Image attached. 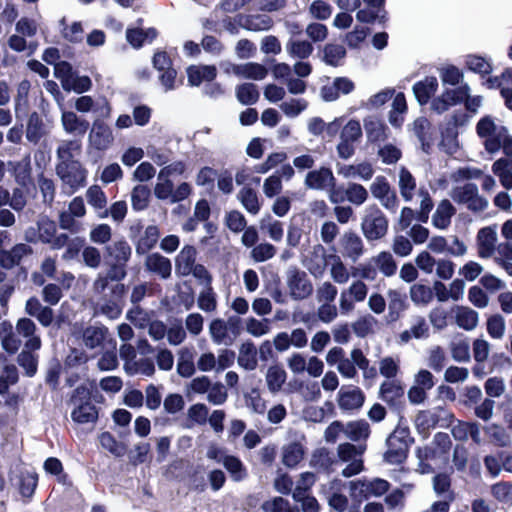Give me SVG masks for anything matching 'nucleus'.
<instances>
[{
  "label": "nucleus",
  "instance_id": "obj_8",
  "mask_svg": "<svg viewBox=\"0 0 512 512\" xmlns=\"http://www.w3.org/2000/svg\"><path fill=\"white\" fill-rule=\"evenodd\" d=\"M55 170L62 185L72 193L86 185L88 171L81 163L56 164Z\"/></svg>",
  "mask_w": 512,
  "mask_h": 512
},
{
  "label": "nucleus",
  "instance_id": "obj_26",
  "mask_svg": "<svg viewBox=\"0 0 512 512\" xmlns=\"http://www.w3.org/2000/svg\"><path fill=\"white\" fill-rule=\"evenodd\" d=\"M16 332L26 338L25 349L38 350L41 347V339L35 335L36 325L29 318H21L16 323Z\"/></svg>",
  "mask_w": 512,
  "mask_h": 512
},
{
  "label": "nucleus",
  "instance_id": "obj_27",
  "mask_svg": "<svg viewBox=\"0 0 512 512\" xmlns=\"http://www.w3.org/2000/svg\"><path fill=\"white\" fill-rule=\"evenodd\" d=\"M233 319L229 318L228 323L221 319H213L208 327L211 340L216 345H231L234 338L228 333V324H232Z\"/></svg>",
  "mask_w": 512,
  "mask_h": 512
},
{
  "label": "nucleus",
  "instance_id": "obj_53",
  "mask_svg": "<svg viewBox=\"0 0 512 512\" xmlns=\"http://www.w3.org/2000/svg\"><path fill=\"white\" fill-rule=\"evenodd\" d=\"M222 463L234 481L239 482L246 478V468L239 458L227 455L222 458Z\"/></svg>",
  "mask_w": 512,
  "mask_h": 512
},
{
  "label": "nucleus",
  "instance_id": "obj_33",
  "mask_svg": "<svg viewBox=\"0 0 512 512\" xmlns=\"http://www.w3.org/2000/svg\"><path fill=\"white\" fill-rule=\"evenodd\" d=\"M197 251L191 245H185L175 258L176 273L181 276L191 274L193 266L196 264Z\"/></svg>",
  "mask_w": 512,
  "mask_h": 512
},
{
  "label": "nucleus",
  "instance_id": "obj_28",
  "mask_svg": "<svg viewBox=\"0 0 512 512\" xmlns=\"http://www.w3.org/2000/svg\"><path fill=\"white\" fill-rule=\"evenodd\" d=\"M226 71L231 72L238 77L252 80H262L268 74V70L265 66L254 62L240 65H231V67L227 68Z\"/></svg>",
  "mask_w": 512,
  "mask_h": 512
},
{
  "label": "nucleus",
  "instance_id": "obj_4",
  "mask_svg": "<svg viewBox=\"0 0 512 512\" xmlns=\"http://www.w3.org/2000/svg\"><path fill=\"white\" fill-rule=\"evenodd\" d=\"M74 409L71 412L72 419L80 424L95 422L98 413L90 402V389L84 385L78 386L71 397Z\"/></svg>",
  "mask_w": 512,
  "mask_h": 512
},
{
  "label": "nucleus",
  "instance_id": "obj_21",
  "mask_svg": "<svg viewBox=\"0 0 512 512\" xmlns=\"http://www.w3.org/2000/svg\"><path fill=\"white\" fill-rule=\"evenodd\" d=\"M87 213L84 200L80 196L74 197L68 204V210L59 215V225L64 230L74 231L75 218H83Z\"/></svg>",
  "mask_w": 512,
  "mask_h": 512
},
{
  "label": "nucleus",
  "instance_id": "obj_56",
  "mask_svg": "<svg viewBox=\"0 0 512 512\" xmlns=\"http://www.w3.org/2000/svg\"><path fill=\"white\" fill-rule=\"evenodd\" d=\"M244 403L252 413L264 414L266 411V401L258 388H252L244 394Z\"/></svg>",
  "mask_w": 512,
  "mask_h": 512
},
{
  "label": "nucleus",
  "instance_id": "obj_47",
  "mask_svg": "<svg viewBox=\"0 0 512 512\" xmlns=\"http://www.w3.org/2000/svg\"><path fill=\"white\" fill-rule=\"evenodd\" d=\"M159 230L155 225H149L144 230L143 234L140 236L137 245L136 252L137 254H145L149 250H151L159 239Z\"/></svg>",
  "mask_w": 512,
  "mask_h": 512
},
{
  "label": "nucleus",
  "instance_id": "obj_15",
  "mask_svg": "<svg viewBox=\"0 0 512 512\" xmlns=\"http://www.w3.org/2000/svg\"><path fill=\"white\" fill-rule=\"evenodd\" d=\"M430 335L429 325L421 315L412 316L409 327L399 333L397 341L399 344H408L412 340L427 339Z\"/></svg>",
  "mask_w": 512,
  "mask_h": 512
},
{
  "label": "nucleus",
  "instance_id": "obj_52",
  "mask_svg": "<svg viewBox=\"0 0 512 512\" xmlns=\"http://www.w3.org/2000/svg\"><path fill=\"white\" fill-rule=\"evenodd\" d=\"M371 261L379 269V271L386 277H391L396 273L397 264L393 256L389 252H380L374 256Z\"/></svg>",
  "mask_w": 512,
  "mask_h": 512
},
{
  "label": "nucleus",
  "instance_id": "obj_2",
  "mask_svg": "<svg viewBox=\"0 0 512 512\" xmlns=\"http://www.w3.org/2000/svg\"><path fill=\"white\" fill-rule=\"evenodd\" d=\"M336 177L331 168L320 166L310 170L304 177V186L308 190L324 191L328 194L329 201L337 204L343 200L336 190Z\"/></svg>",
  "mask_w": 512,
  "mask_h": 512
},
{
  "label": "nucleus",
  "instance_id": "obj_32",
  "mask_svg": "<svg viewBox=\"0 0 512 512\" xmlns=\"http://www.w3.org/2000/svg\"><path fill=\"white\" fill-rule=\"evenodd\" d=\"M455 213L456 209L452 203L447 199H443L437 205L436 210L432 215L433 226L439 230H446L450 226L451 219Z\"/></svg>",
  "mask_w": 512,
  "mask_h": 512
},
{
  "label": "nucleus",
  "instance_id": "obj_9",
  "mask_svg": "<svg viewBox=\"0 0 512 512\" xmlns=\"http://www.w3.org/2000/svg\"><path fill=\"white\" fill-rule=\"evenodd\" d=\"M364 447H356L350 443H343L337 447V455L341 462L346 463V467L342 470L344 477H352L359 474L364 466L362 460V453Z\"/></svg>",
  "mask_w": 512,
  "mask_h": 512
},
{
  "label": "nucleus",
  "instance_id": "obj_50",
  "mask_svg": "<svg viewBox=\"0 0 512 512\" xmlns=\"http://www.w3.org/2000/svg\"><path fill=\"white\" fill-rule=\"evenodd\" d=\"M260 228L265 231L269 238L275 242H279L283 238L284 229L283 224L272 218L271 215L267 214L262 217L259 221Z\"/></svg>",
  "mask_w": 512,
  "mask_h": 512
},
{
  "label": "nucleus",
  "instance_id": "obj_14",
  "mask_svg": "<svg viewBox=\"0 0 512 512\" xmlns=\"http://www.w3.org/2000/svg\"><path fill=\"white\" fill-rule=\"evenodd\" d=\"M37 227L40 235V242L50 244L52 249H61L67 244L69 239L67 234L57 235V227L54 221L47 217L41 218L37 222Z\"/></svg>",
  "mask_w": 512,
  "mask_h": 512
},
{
  "label": "nucleus",
  "instance_id": "obj_3",
  "mask_svg": "<svg viewBox=\"0 0 512 512\" xmlns=\"http://www.w3.org/2000/svg\"><path fill=\"white\" fill-rule=\"evenodd\" d=\"M387 451L384 454V459L389 464L402 463L408 453L412 438L408 427L398 426L390 434L387 441Z\"/></svg>",
  "mask_w": 512,
  "mask_h": 512
},
{
  "label": "nucleus",
  "instance_id": "obj_6",
  "mask_svg": "<svg viewBox=\"0 0 512 512\" xmlns=\"http://www.w3.org/2000/svg\"><path fill=\"white\" fill-rule=\"evenodd\" d=\"M450 197L459 204H464L474 212L484 211L488 207V200L479 194L478 187L473 183L453 187Z\"/></svg>",
  "mask_w": 512,
  "mask_h": 512
},
{
  "label": "nucleus",
  "instance_id": "obj_35",
  "mask_svg": "<svg viewBox=\"0 0 512 512\" xmlns=\"http://www.w3.org/2000/svg\"><path fill=\"white\" fill-rule=\"evenodd\" d=\"M237 363L240 367L248 371H253L257 368V349L253 342H243L238 351Z\"/></svg>",
  "mask_w": 512,
  "mask_h": 512
},
{
  "label": "nucleus",
  "instance_id": "obj_60",
  "mask_svg": "<svg viewBox=\"0 0 512 512\" xmlns=\"http://www.w3.org/2000/svg\"><path fill=\"white\" fill-rule=\"evenodd\" d=\"M389 316L392 321L399 319L400 314L406 309V302L404 296L397 290H389Z\"/></svg>",
  "mask_w": 512,
  "mask_h": 512
},
{
  "label": "nucleus",
  "instance_id": "obj_17",
  "mask_svg": "<svg viewBox=\"0 0 512 512\" xmlns=\"http://www.w3.org/2000/svg\"><path fill=\"white\" fill-rule=\"evenodd\" d=\"M74 108L79 113H90L94 112L102 118H108L111 114V105L109 101L102 97L98 101H95L89 95H83L74 100Z\"/></svg>",
  "mask_w": 512,
  "mask_h": 512
},
{
  "label": "nucleus",
  "instance_id": "obj_42",
  "mask_svg": "<svg viewBox=\"0 0 512 512\" xmlns=\"http://www.w3.org/2000/svg\"><path fill=\"white\" fill-rule=\"evenodd\" d=\"M237 199L248 213L257 215L260 212L261 202L254 189L250 187H243L238 192Z\"/></svg>",
  "mask_w": 512,
  "mask_h": 512
},
{
  "label": "nucleus",
  "instance_id": "obj_31",
  "mask_svg": "<svg viewBox=\"0 0 512 512\" xmlns=\"http://www.w3.org/2000/svg\"><path fill=\"white\" fill-rule=\"evenodd\" d=\"M287 380V372L280 364L270 365L265 373V383L271 394L282 391Z\"/></svg>",
  "mask_w": 512,
  "mask_h": 512
},
{
  "label": "nucleus",
  "instance_id": "obj_61",
  "mask_svg": "<svg viewBox=\"0 0 512 512\" xmlns=\"http://www.w3.org/2000/svg\"><path fill=\"white\" fill-rule=\"evenodd\" d=\"M85 197L88 204L95 210H103L107 206V197L98 185L90 186L85 192Z\"/></svg>",
  "mask_w": 512,
  "mask_h": 512
},
{
  "label": "nucleus",
  "instance_id": "obj_54",
  "mask_svg": "<svg viewBox=\"0 0 512 512\" xmlns=\"http://www.w3.org/2000/svg\"><path fill=\"white\" fill-rule=\"evenodd\" d=\"M30 82L27 80H23L19 83L17 88V95L15 97L14 111L16 117H20L21 115L26 114L28 110V93L30 90Z\"/></svg>",
  "mask_w": 512,
  "mask_h": 512
},
{
  "label": "nucleus",
  "instance_id": "obj_63",
  "mask_svg": "<svg viewBox=\"0 0 512 512\" xmlns=\"http://www.w3.org/2000/svg\"><path fill=\"white\" fill-rule=\"evenodd\" d=\"M345 195L347 200L354 205H362L369 197L368 190L361 184L351 182L348 184Z\"/></svg>",
  "mask_w": 512,
  "mask_h": 512
},
{
  "label": "nucleus",
  "instance_id": "obj_43",
  "mask_svg": "<svg viewBox=\"0 0 512 512\" xmlns=\"http://www.w3.org/2000/svg\"><path fill=\"white\" fill-rule=\"evenodd\" d=\"M494 262L506 273L512 272V242H501L496 247L495 254L492 257Z\"/></svg>",
  "mask_w": 512,
  "mask_h": 512
},
{
  "label": "nucleus",
  "instance_id": "obj_55",
  "mask_svg": "<svg viewBox=\"0 0 512 512\" xmlns=\"http://www.w3.org/2000/svg\"><path fill=\"white\" fill-rule=\"evenodd\" d=\"M439 145L445 153L450 155H453L458 151L460 144L458 140V131L455 125L446 128L442 132Z\"/></svg>",
  "mask_w": 512,
  "mask_h": 512
},
{
  "label": "nucleus",
  "instance_id": "obj_1",
  "mask_svg": "<svg viewBox=\"0 0 512 512\" xmlns=\"http://www.w3.org/2000/svg\"><path fill=\"white\" fill-rule=\"evenodd\" d=\"M476 133L489 154L502 149L505 156H512V135L507 127L497 123L493 117L481 118L476 124Z\"/></svg>",
  "mask_w": 512,
  "mask_h": 512
},
{
  "label": "nucleus",
  "instance_id": "obj_7",
  "mask_svg": "<svg viewBox=\"0 0 512 512\" xmlns=\"http://www.w3.org/2000/svg\"><path fill=\"white\" fill-rule=\"evenodd\" d=\"M350 495L354 499H368L381 497L388 492L390 484L382 478L359 479L349 483Z\"/></svg>",
  "mask_w": 512,
  "mask_h": 512
},
{
  "label": "nucleus",
  "instance_id": "obj_51",
  "mask_svg": "<svg viewBox=\"0 0 512 512\" xmlns=\"http://www.w3.org/2000/svg\"><path fill=\"white\" fill-rule=\"evenodd\" d=\"M156 35L157 32L153 28L147 30L134 28L126 31V39L134 48H139L146 42H151Z\"/></svg>",
  "mask_w": 512,
  "mask_h": 512
},
{
  "label": "nucleus",
  "instance_id": "obj_41",
  "mask_svg": "<svg viewBox=\"0 0 512 512\" xmlns=\"http://www.w3.org/2000/svg\"><path fill=\"white\" fill-rule=\"evenodd\" d=\"M398 187L401 197L409 202L413 199L416 190V179L405 167L399 169Z\"/></svg>",
  "mask_w": 512,
  "mask_h": 512
},
{
  "label": "nucleus",
  "instance_id": "obj_30",
  "mask_svg": "<svg viewBox=\"0 0 512 512\" xmlns=\"http://www.w3.org/2000/svg\"><path fill=\"white\" fill-rule=\"evenodd\" d=\"M81 149V143L77 140L62 141L56 151L57 164L80 163L78 157L81 154Z\"/></svg>",
  "mask_w": 512,
  "mask_h": 512
},
{
  "label": "nucleus",
  "instance_id": "obj_24",
  "mask_svg": "<svg viewBox=\"0 0 512 512\" xmlns=\"http://www.w3.org/2000/svg\"><path fill=\"white\" fill-rule=\"evenodd\" d=\"M61 126L65 133L82 137L89 129V122L78 116L76 112L63 110L61 113Z\"/></svg>",
  "mask_w": 512,
  "mask_h": 512
},
{
  "label": "nucleus",
  "instance_id": "obj_62",
  "mask_svg": "<svg viewBox=\"0 0 512 512\" xmlns=\"http://www.w3.org/2000/svg\"><path fill=\"white\" fill-rule=\"evenodd\" d=\"M276 247L269 242H261L250 251V257L254 262L261 263L272 259L276 255Z\"/></svg>",
  "mask_w": 512,
  "mask_h": 512
},
{
  "label": "nucleus",
  "instance_id": "obj_40",
  "mask_svg": "<svg viewBox=\"0 0 512 512\" xmlns=\"http://www.w3.org/2000/svg\"><path fill=\"white\" fill-rule=\"evenodd\" d=\"M105 252L111 262L126 264L131 256V247L125 240H119L107 246Z\"/></svg>",
  "mask_w": 512,
  "mask_h": 512
},
{
  "label": "nucleus",
  "instance_id": "obj_29",
  "mask_svg": "<svg viewBox=\"0 0 512 512\" xmlns=\"http://www.w3.org/2000/svg\"><path fill=\"white\" fill-rule=\"evenodd\" d=\"M32 248L24 243L16 244L9 251H0V265L4 268H12L18 265L24 257L31 255Z\"/></svg>",
  "mask_w": 512,
  "mask_h": 512
},
{
  "label": "nucleus",
  "instance_id": "obj_46",
  "mask_svg": "<svg viewBox=\"0 0 512 512\" xmlns=\"http://www.w3.org/2000/svg\"><path fill=\"white\" fill-rule=\"evenodd\" d=\"M304 453V448L300 443H289L282 448V462L287 467H295L302 461Z\"/></svg>",
  "mask_w": 512,
  "mask_h": 512
},
{
  "label": "nucleus",
  "instance_id": "obj_44",
  "mask_svg": "<svg viewBox=\"0 0 512 512\" xmlns=\"http://www.w3.org/2000/svg\"><path fill=\"white\" fill-rule=\"evenodd\" d=\"M330 277L337 284H346L350 279V273L346 265L336 254H329Z\"/></svg>",
  "mask_w": 512,
  "mask_h": 512
},
{
  "label": "nucleus",
  "instance_id": "obj_49",
  "mask_svg": "<svg viewBox=\"0 0 512 512\" xmlns=\"http://www.w3.org/2000/svg\"><path fill=\"white\" fill-rule=\"evenodd\" d=\"M411 301L417 306H427L433 299V290L424 284H413L409 289Z\"/></svg>",
  "mask_w": 512,
  "mask_h": 512
},
{
  "label": "nucleus",
  "instance_id": "obj_36",
  "mask_svg": "<svg viewBox=\"0 0 512 512\" xmlns=\"http://www.w3.org/2000/svg\"><path fill=\"white\" fill-rule=\"evenodd\" d=\"M492 172L498 177L501 185L512 189V156L501 157L492 164Z\"/></svg>",
  "mask_w": 512,
  "mask_h": 512
},
{
  "label": "nucleus",
  "instance_id": "obj_45",
  "mask_svg": "<svg viewBox=\"0 0 512 512\" xmlns=\"http://www.w3.org/2000/svg\"><path fill=\"white\" fill-rule=\"evenodd\" d=\"M370 435V425L360 419L345 424V436L352 441L366 440Z\"/></svg>",
  "mask_w": 512,
  "mask_h": 512
},
{
  "label": "nucleus",
  "instance_id": "obj_18",
  "mask_svg": "<svg viewBox=\"0 0 512 512\" xmlns=\"http://www.w3.org/2000/svg\"><path fill=\"white\" fill-rule=\"evenodd\" d=\"M329 262V255L326 254L325 248L321 244H316L305 257L303 264L313 277L321 278Z\"/></svg>",
  "mask_w": 512,
  "mask_h": 512
},
{
  "label": "nucleus",
  "instance_id": "obj_57",
  "mask_svg": "<svg viewBox=\"0 0 512 512\" xmlns=\"http://www.w3.org/2000/svg\"><path fill=\"white\" fill-rule=\"evenodd\" d=\"M198 308L206 313H213L217 309V296L211 285L205 286L197 298Z\"/></svg>",
  "mask_w": 512,
  "mask_h": 512
},
{
  "label": "nucleus",
  "instance_id": "obj_38",
  "mask_svg": "<svg viewBox=\"0 0 512 512\" xmlns=\"http://www.w3.org/2000/svg\"><path fill=\"white\" fill-rule=\"evenodd\" d=\"M188 82L192 86H199L204 81H211L216 77V68L209 65H193L187 69Z\"/></svg>",
  "mask_w": 512,
  "mask_h": 512
},
{
  "label": "nucleus",
  "instance_id": "obj_22",
  "mask_svg": "<svg viewBox=\"0 0 512 512\" xmlns=\"http://www.w3.org/2000/svg\"><path fill=\"white\" fill-rule=\"evenodd\" d=\"M343 257L356 262L364 253L362 239L353 231H346L339 240Z\"/></svg>",
  "mask_w": 512,
  "mask_h": 512
},
{
  "label": "nucleus",
  "instance_id": "obj_25",
  "mask_svg": "<svg viewBox=\"0 0 512 512\" xmlns=\"http://www.w3.org/2000/svg\"><path fill=\"white\" fill-rule=\"evenodd\" d=\"M455 324L465 330L473 331L479 323V314L467 306H455L452 309Z\"/></svg>",
  "mask_w": 512,
  "mask_h": 512
},
{
  "label": "nucleus",
  "instance_id": "obj_19",
  "mask_svg": "<svg viewBox=\"0 0 512 512\" xmlns=\"http://www.w3.org/2000/svg\"><path fill=\"white\" fill-rule=\"evenodd\" d=\"M364 402L365 395L356 386H342L337 394V404L344 411L358 410L363 406Z\"/></svg>",
  "mask_w": 512,
  "mask_h": 512
},
{
  "label": "nucleus",
  "instance_id": "obj_39",
  "mask_svg": "<svg viewBox=\"0 0 512 512\" xmlns=\"http://www.w3.org/2000/svg\"><path fill=\"white\" fill-rule=\"evenodd\" d=\"M145 266L149 271L157 273L162 278H168L171 275L172 266L170 260L159 253L148 255Z\"/></svg>",
  "mask_w": 512,
  "mask_h": 512
},
{
  "label": "nucleus",
  "instance_id": "obj_34",
  "mask_svg": "<svg viewBox=\"0 0 512 512\" xmlns=\"http://www.w3.org/2000/svg\"><path fill=\"white\" fill-rule=\"evenodd\" d=\"M437 89L438 80L434 76L425 77L413 85V93L421 105L427 104Z\"/></svg>",
  "mask_w": 512,
  "mask_h": 512
},
{
  "label": "nucleus",
  "instance_id": "obj_5",
  "mask_svg": "<svg viewBox=\"0 0 512 512\" xmlns=\"http://www.w3.org/2000/svg\"><path fill=\"white\" fill-rule=\"evenodd\" d=\"M361 230L368 241L383 238L388 230V220L376 205L367 206L361 221Z\"/></svg>",
  "mask_w": 512,
  "mask_h": 512
},
{
  "label": "nucleus",
  "instance_id": "obj_64",
  "mask_svg": "<svg viewBox=\"0 0 512 512\" xmlns=\"http://www.w3.org/2000/svg\"><path fill=\"white\" fill-rule=\"evenodd\" d=\"M99 442L103 449H106L116 457H122L126 452L125 445L118 442L109 432L100 434Z\"/></svg>",
  "mask_w": 512,
  "mask_h": 512
},
{
  "label": "nucleus",
  "instance_id": "obj_59",
  "mask_svg": "<svg viewBox=\"0 0 512 512\" xmlns=\"http://www.w3.org/2000/svg\"><path fill=\"white\" fill-rule=\"evenodd\" d=\"M367 138L370 141H380L387 137L386 126L378 119L370 117L364 121Z\"/></svg>",
  "mask_w": 512,
  "mask_h": 512
},
{
  "label": "nucleus",
  "instance_id": "obj_11",
  "mask_svg": "<svg viewBox=\"0 0 512 512\" xmlns=\"http://www.w3.org/2000/svg\"><path fill=\"white\" fill-rule=\"evenodd\" d=\"M372 196L391 212H396L399 201L395 191L384 176H377L369 187Z\"/></svg>",
  "mask_w": 512,
  "mask_h": 512
},
{
  "label": "nucleus",
  "instance_id": "obj_37",
  "mask_svg": "<svg viewBox=\"0 0 512 512\" xmlns=\"http://www.w3.org/2000/svg\"><path fill=\"white\" fill-rule=\"evenodd\" d=\"M0 342L2 348L9 354H14L21 346V340L14 332L13 326L8 321L0 323Z\"/></svg>",
  "mask_w": 512,
  "mask_h": 512
},
{
  "label": "nucleus",
  "instance_id": "obj_58",
  "mask_svg": "<svg viewBox=\"0 0 512 512\" xmlns=\"http://www.w3.org/2000/svg\"><path fill=\"white\" fill-rule=\"evenodd\" d=\"M407 111L406 99L403 93H397L392 102V108L389 115V122L396 127L403 123L402 115Z\"/></svg>",
  "mask_w": 512,
  "mask_h": 512
},
{
  "label": "nucleus",
  "instance_id": "obj_10",
  "mask_svg": "<svg viewBox=\"0 0 512 512\" xmlns=\"http://www.w3.org/2000/svg\"><path fill=\"white\" fill-rule=\"evenodd\" d=\"M367 296V284L361 279L354 280L340 293L339 308L341 313L343 315L351 313L355 309V304L364 302Z\"/></svg>",
  "mask_w": 512,
  "mask_h": 512
},
{
  "label": "nucleus",
  "instance_id": "obj_23",
  "mask_svg": "<svg viewBox=\"0 0 512 512\" xmlns=\"http://www.w3.org/2000/svg\"><path fill=\"white\" fill-rule=\"evenodd\" d=\"M49 132V128L37 112L29 115L25 128V138L29 143L39 144L49 135Z\"/></svg>",
  "mask_w": 512,
  "mask_h": 512
},
{
  "label": "nucleus",
  "instance_id": "obj_20",
  "mask_svg": "<svg viewBox=\"0 0 512 512\" xmlns=\"http://www.w3.org/2000/svg\"><path fill=\"white\" fill-rule=\"evenodd\" d=\"M468 90V85L445 90L440 96L432 100L431 109L438 114L444 113L451 106L463 101Z\"/></svg>",
  "mask_w": 512,
  "mask_h": 512
},
{
  "label": "nucleus",
  "instance_id": "obj_48",
  "mask_svg": "<svg viewBox=\"0 0 512 512\" xmlns=\"http://www.w3.org/2000/svg\"><path fill=\"white\" fill-rule=\"evenodd\" d=\"M106 335V328L90 326L82 332V341L87 348L94 349L103 343Z\"/></svg>",
  "mask_w": 512,
  "mask_h": 512
},
{
  "label": "nucleus",
  "instance_id": "obj_16",
  "mask_svg": "<svg viewBox=\"0 0 512 512\" xmlns=\"http://www.w3.org/2000/svg\"><path fill=\"white\" fill-rule=\"evenodd\" d=\"M497 245L498 235L495 226H487L478 231L476 235V247L480 258H492Z\"/></svg>",
  "mask_w": 512,
  "mask_h": 512
},
{
  "label": "nucleus",
  "instance_id": "obj_12",
  "mask_svg": "<svg viewBox=\"0 0 512 512\" xmlns=\"http://www.w3.org/2000/svg\"><path fill=\"white\" fill-rule=\"evenodd\" d=\"M287 286L291 297L302 300L313 292V285L305 272L297 268H291L287 272Z\"/></svg>",
  "mask_w": 512,
  "mask_h": 512
},
{
  "label": "nucleus",
  "instance_id": "obj_13",
  "mask_svg": "<svg viewBox=\"0 0 512 512\" xmlns=\"http://www.w3.org/2000/svg\"><path fill=\"white\" fill-rule=\"evenodd\" d=\"M114 143V135L111 128L103 121L97 119L93 122L88 134V144L98 151L109 149Z\"/></svg>",
  "mask_w": 512,
  "mask_h": 512
}]
</instances>
